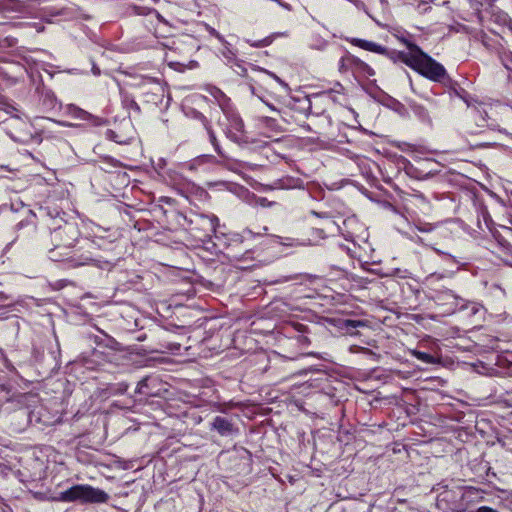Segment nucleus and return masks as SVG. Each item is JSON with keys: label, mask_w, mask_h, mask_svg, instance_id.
Here are the masks:
<instances>
[{"label": "nucleus", "mask_w": 512, "mask_h": 512, "mask_svg": "<svg viewBox=\"0 0 512 512\" xmlns=\"http://www.w3.org/2000/svg\"><path fill=\"white\" fill-rule=\"evenodd\" d=\"M154 381V379L150 377L143 378L138 382L136 392L139 394H143L145 396H151L153 393L149 391L150 384Z\"/></svg>", "instance_id": "13"}, {"label": "nucleus", "mask_w": 512, "mask_h": 512, "mask_svg": "<svg viewBox=\"0 0 512 512\" xmlns=\"http://www.w3.org/2000/svg\"><path fill=\"white\" fill-rule=\"evenodd\" d=\"M354 3H355L357 6H359V5H363V3H362L360 0H356V1H354Z\"/></svg>", "instance_id": "37"}, {"label": "nucleus", "mask_w": 512, "mask_h": 512, "mask_svg": "<svg viewBox=\"0 0 512 512\" xmlns=\"http://www.w3.org/2000/svg\"><path fill=\"white\" fill-rule=\"evenodd\" d=\"M213 407L218 412L227 413L228 410H230L231 408L235 407V404L232 403V402H229V403H214Z\"/></svg>", "instance_id": "18"}, {"label": "nucleus", "mask_w": 512, "mask_h": 512, "mask_svg": "<svg viewBox=\"0 0 512 512\" xmlns=\"http://www.w3.org/2000/svg\"><path fill=\"white\" fill-rule=\"evenodd\" d=\"M413 355L420 361L424 362V363H427V364H432V363H435V358L434 356H432L431 354L429 353H426V352H422V351H414L413 352Z\"/></svg>", "instance_id": "16"}, {"label": "nucleus", "mask_w": 512, "mask_h": 512, "mask_svg": "<svg viewBox=\"0 0 512 512\" xmlns=\"http://www.w3.org/2000/svg\"><path fill=\"white\" fill-rule=\"evenodd\" d=\"M66 113L73 119L87 121L93 126H101L104 124V120L102 118L94 116L74 104H69L66 106Z\"/></svg>", "instance_id": "8"}, {"label": "nucleus", "mask_w": 512, "mask_h": 512, "mask_svg": "<svg viewBox=\"0 0 512 512\" xmlns=\"http://www.w3.org/2000/svg\"><path fill=\"white\" fill-rule=\"evenodd\" d=\"M437 303L445 302L449 307L446 309L447 313H453L457 310L461 297H458L451 290L437 291L435 295Z\"/></svg>", "instance_id": "9"}, {"label": "nucleus", "mask_w": 512, "mask_h": 512, "mask_svg": "<svg viewBox=\"0 0 512 512\" xmlns=\"http://www.w3.org/2000/svg\"><path fill=\"white\" fill-rule=\"evenodd\" d=\"M109 498V495L104 490L88 484L74 485L59 495V500L63 502L79 501L83 504L107 503Z\"/></svg>", "instance_id": "4"}, {"label": "nucleus", "mask_w": 512, "mask_h": 512, "mask_svg": "<svg viewBox=\"0 0 512 512\" xmlns=\"http://www.w3.org/2000/svg\"><path fill=\"white\" fill-rule=\"evenodd\" d=\"M23 127L27 128L28 125L19 117H13L6 123L5 131L16 143H42V137L39 133L32 134L31 132H26Z\"/></svg>", "instance_id": "6"}, {"label": "nucleus", "mask_w": 512, "mask_h": 512, "mask_svg": "<svg viewBox=\"0 0 512 512\" xmlns=\"http://www.w3.org/2000/svg\"><path fill=\"white\" fill-rule=\"evenodd\" d=\"M338 276H344L345 275V272L343 270H338Z\"/></svg>", "instance_id": "35"}, {"label": "nucleus", "mask_w": 512, "mask_h": 512, "mask_svg": "<svg viewBox=\"0 0 512 512\" xmlns=\"http://www.w3.org/2000/svg\"><path fill=\"white\" fill-rule=\"evenodd\" d=\"M175 44H176V43H175V41H173V42H172V46H169V47H170V49H174V45H175Z\"/></svg>", "instance_id": "41"}, {"label": "nucleus", "mask_w": 512, "mask_h": 512, "mask_svg": "<svg viewBox=\"0 0 512 512\" xmlns=\"http://www.w3.org/2000/svg\"><path fill=\"white\" fill-rule=\"evenodd\" d=\"M214 97L216 98L226 120L225 123L220 119L218 121L219 125L224 127L226 136L235 143H247L244 122L235 110L231 100L221 90H217Z\"/></svg>", "instance_id": "3"}, {"label": "nucleus", "mask_w": 512, "mask_h": 512, "mask_svg": "<svg viewBox=\"0 0 512 512\" xmlns=\"http://www.w3.org/2000/svg\"><path fill=\"white\" fill-rule=\"evenodd\" d=\"M283 188H302L303 187V181L299 178H287L285 180H282Z\"/></svg>", "instance_id": "15"}, {"label": "nucleus", "mask_w": 512, "mask_h": 512, "mask_svg": "<svg viewBox=\"0 0 512 512\" xmlns=\"http://www.w3.org/2000/svg\"><path fill=\"white\" fill-rule=\"evenodd\" d=\"M404 44L408 48V52H393L395 59L400 60L407 66L418 72L423 77L442 83L449 79L445 67L426 54L418 45L406 39Z\"/></svg>", "instance_id": "2"}, {"label": "nucleus", "mask_w": 512, "mask_h": 512, "mask_svg": "<svg viewBox=\"0 0 512 512\" xmlns=\"http://www.w3.org/2000/svg\"><path fill=\"white\" fill-rule=\"evenodd\" d=\"M473 512H499L496 509L489 506H480Z\"/></svg>", "instance_id": "24"}, {"label": "nucleus", "mask_w": 512, "mask_h": 512, "mask_svg": "<svg viewBox=\"0 0 512 512\" xmlns=\"http://www.w3.org/2000/svg\"><path fill=\"white\" fill-rule=\"evenodd\" d=\"M179 63L178 62H170V66H175V65H178Z\"/></svg>", "instance_id": "40"}, {"label": "nucleus", "mask_w": 512, "mask_h": 512, "mask_svg": "<svg viewBox=\"0 0 512 512\" xmlns=\"http://www.w3.org/2000/svg\"><path fill=\"white\" fill-rule=\"evenodd\" d=\"M5 299H7V296L3 292H0V301Z\"/></svg>", "instance_id": "33"}, {"label": "nucleus", "mask_w": 512, "mask_h": 512, "mask_svg": "<svg viewBox=\"0 0 512 512\" xmlns=\"http://www.w3.org/2000/svg\"><path fill=\"white\" fill-rule=\"evenodd\" d=\"M435 251H436L439 255L447 256V257L451 258V259L454 261V258H453L450 254L445 253V252H443V251H441V250H439V249H435Z\"/></svg>", "instance_id": "29"}, {"label": "nucleus", "mask_w": 512, "mask_h": 512, "mask_svg": "<svg viewBox=\"0 0 512 512\" xmlns=\"http://www.w3.org/2000/svg\"><path fill=\"white\" fill-rule=\"evenodd\" d=\"M404 2L407 5H417V8L420 10V12H425L430 8L423 0H404Z\"/></svg>", "instance_id": "17"}, {"label": "nucleus", "mask_w": 512, "mask_h": 512, "mask_svg": "<svg viewBox=\"0 0 512 512\" xmlns=\"http://www.w3.org/2000/svg\"><path fill=\"white\" fill-rule=\"evenodd\" d=\"M199 118L201 119V121L204 124L205 129L207 130V133L209 136V141L213 145L216 153L223 159H229V157L225 154V152L222 150L221 146L219 145L216 135H215L214 131L212 130L211 125H210L209 121L207 120V118L202 114L199 115Z\"/></svg>", "instance_id": "11"}, {"label": "nucleus", "mask_w": 512, "mask_h": 512, "mask_svg": "<svg viewBox=\"0 0 512 512\" xmlns=\"http://www.w3.org/2000/svg\"><path fill=\"white\" fill-rule=\"evenodd\" d=\"M218 224L219 219L214 214H199L190 220L189 231L196 241L206 243L215 234Z\"/></svg>", "instance_id": "5"}, {"label": "nucleus", "mask_w": 512, "mask_h": 512, "mask_svg": "<svg viewBox=\"0 0 512 512\" xmlns=\"http://www.w3.org/2000/svg\"><path fill=\"white\" fill-rule=\"evenodd\" d=\"M259 204L262 205V206H270L271 202H269L266 198H260L259 199Z\"/></svg>", "instance_id": "26"}, {"label": "nucleus", "mask_w": 512, "mask_h": 512, "mask_svg": "<svg viewBox=\"0 0 512 512\" xmlns=\"http://www.w3.org/2000/svg\"><path fill=\"white\" fill-rule=\"evenodd\" d=\"M305 355L306 356H313V357H316V358H320L319 353H316V352H309V353H306Z\"/></svg>", "instance_id": "30"}, {"label": "nucleus", "mask_w": 512, "mask_h": 512, "mask_svg": "<svg viewBox=\"0 0 512 512\" xmlns=\"http://www.w3.org/2000/svg\"><path fill=\"white\" fill-rule=\"evenodd\" d=\"M297 341L301 346H306L310 344V339L304 335L298 336Z\"/></svg>", "instance_id": "23"}, {"label": "nucleus", "mask_w": 512, "mask_h": 512, "mask_svg": "<svg viewBox=\"0 0 512 512\" xmlns=\"http://www.w3.org/2000/svg\"><path fill=\"white\" fill-rule=\"evenodd\" d=\"M210 33L215 36L217 39H219L220 41H223V37L215 30V29H212L210 31Z\"/></svg>", "instance_id": "27"}, {"label": "nucleus", "mask_w": 512, "mask_h": 512, "mask_svg": "<svg viewBox=\"0 0 512 512\" xmlns=\"http://www.w3.org/2000/svg\"><path fill=\"white\" fill-rule=\"evenodd\" d=\"M1 24H4V15H3L2 11H0V25Z\"/></svg>", "instance_id": "32"}, {"label": "nucleus", "mask_w": 512, "mask_h": 512, "mask_svg": "<svg viewBox=\"0 0 512 512\" xmlns=\"http://www.w3.org/2000/svg\"><path fill=\"white\" fill-rule=\"evenodd\" d=\"M354 44L364 50H367V51H370V52H375V53H379V54H385V53H388L387 52V49L375 42H372V41H367V40H363V39H355L354 40Z\"/></svg>", "instance_id": "12"}, {"label": "nucleus", "mask_w": 512, "mask_h": 512, "mask_svg": "<svg viewBox=\"0 0 512 512\" xmlns=\"http://www.w3.org/2000/svg\"><path fill=\"white\" fill-rule=\"evenodd\" d=\"M262 101L269 107L270 110L279 113V110L273 104H270L264 100H262Z\"/></svg>", "instance_id": "28"}, {"label": "nucleus", "mask_w": 512, "mask_h": 512, "mask_svg": "<svg viewBox=\"0 0 512 512\" xmlns=\"http://www.w3.org/2000/svg\"><path fill=\"white\" fill-rule=\"evenodd\" d=\"M78 235V229L71 223H64L63 226L55 228L52 232V239L58 244L49 251V258L53 261L64 262L67 268L93 264L95 260L91 255L78 253V250L73 251L72 254L68 252Z\"/></svg>", "instance_id": "1"}, {"label": "nucleus", "mask_w": 512, "mask_h": 512, "mask_svg": "<svg viewBox=\"0 0 512 512\" xmlns=\"http://www.w3.org/2000/svg\"><path fill=\"white\" fill-rule=\"evenodd\" d=\"M4 315H5L4 308L0 307V318H5Z\"/></svg>", "instance_id": "31"}, {"label": "nucleus", "mask_w": 512, "mask_h": 512, "mask_svg": "<svg viewBox=\"0 0 512 512\" xmlns=\"http://www.w3.org/2000/svg\"><path fill=\"white\" fill-rule=\"evenodd\" d=\"M111 139H113L115 142H118V143L121 142L120 140L116 139V137H114V136H111Z\"/></svg>", "instance_id": "39"}, {"label": "nucleus", "mask_w": 512, "mask_h": 512, "mask_svg": "<svg viewBox=\"0 0 512 512\" xmlns=\"http://www.w3.org/2000/svg\"><path fill=\"white\" fill-rule=\"evenodd\" d=\"M460 311H467V315L471 317L483 318L484 315V307L479 302L474 301H466L461 298L459 301V305L457 307Z\"/></svg>", "instance_id": "10"}, {"label": "nucleus", "mask_w": 512, "mask_h": 512, "mask_svg": "<svg viewBox=\"0 0 512 512\" xmlns=\"http://www.w3.org/2000/svg\"><path fill=\"white\" fill-rule=\"evenodd\" d=\"M17 44V39L11 36L0 39V48H10Z\"/></svg>", "instance_id": "19"}, {"label": "nucleus", "mask_w": 512, "mask_h": 512, "mask_svg": "<svg viewBox=\"0 0 512 512\" xmlns=\"http://www.w3.org/2000/svg\"><path fill=\"white\" fill-rule=\"evenodd\" d=\"M58 14L67 15L66 9H62Z\"/></svg>", "instance_id": "38"}, {"label": "nucleus", "mask_w": 512, "mask_h": 512, "mask_svg": "<svg viewBox=\"0 0 512 512\" xmlns=\"http://www.w3.org/2000/svg\"><path fill=\"white\" fill-rule=\"evenodd\" d=\"M93 72H94L95 75H99V73H100L98 68H94Z\"/></svg>", "instance_id": "36"}, {"label": "nucleus", "mask_w": 512, "mask_h": 512, "mask_svg": "<svg viewBox=\"0 0 512 512\" xmlns=\"http://www.w3.org/2000/svg\"><path fill=\"white\" fill-rule=\"evenodd\" d=\"M360 326H364V323L360 320H351V319H348L345 321V327L346 328H356V327H360Z\"/></svg>", "instance_id": "22"}, {"label": "nucleus", "mask_w": 512, "mask_h": 512, "mask_svg": "<svg viewBox=\"0 0 512 512\" xmlns=\"http://www.w3.org/2000/svg\"><path fill=\"white\" fill-rule=\"evenodd\" d=\"M35 218H36V215L35 213L28 209L27 210V216L24 220H21L18 224H17V228L18 229H21L23 228L24 226H28V225H32V226H35Z\"/></svg>", "instance_id": "14"}, {"label": "nucleus", "mask_w": 512, "mask_h": 512, "mask_svg": "<svg viewBox=\"0 0 512 512\" xmlns=\"http://www.w3.org/2000/svg\"><path fill=\"white\" fill-rule=\"evenodd\" d=\"M210 429L216 431L222 437H231L239 433V429L235 423L231 419L223 416L213 418Z\"/></svg>", "instance_id": "7"}, {"label": "nucleus", "mask_w": 512, "mask_h": 512, "mask_svg": "<svg viewBox=\"0 0 512 512\" xmlns=\"http://www.w3.org/2000/svg\"><path fill=\"white\" fill-rule=\"evenodd\" d=\"M381 3H383V4L386 3V0H381Z\"/></svg>", "instance_id": "42"}, {"label": "nucleus", "mask_w": 512, "mask_h": 512, "mask_svg": "<svg viewBox=\"0 0 512 512\" xmlns=\"http://www.w3.org/2000/svg\"><path fill=\"white\" fill-rule=\"evenodd\" d=\"M271 43H272V38L266 37L264 39H261V40L255 41V42H251L250 45L252 47H256V48H262V47L269 46Z\"/></svg>", "instance_id": "20"}, {"label": "nucleus", "mask_w": 512, "mask_h": 512, "mask_svg": "<svg viewBox=\"0 0 512 512\" xmlns=\"http://www.w3.org/2000/svg\"><path fill=\"white\" fill-rule=\"evenodd\" d=\"M271 76H273L279 83L281 84H284L280 79L279 77H277L276 75L272 74V73H269Z\"/></svg>", "instance_id": "34"}, {"label": "nucleus", "mask_w": 512, "mask_h": 512, "mask_svg": "<svg viewBox=\"0 0 512 512\" xmlns=\"http://www.w3.org/2000/svg\"><path fill=\"white\" fill-rule=\"evenodd\" d=\"M260 121H261V124L265 127L272 128V129H275L277 127V123H276L275 119H273L272 117L265 116V117H262L260 119Z\"/></svg>", "instance_id": "21"}, {"label": "nucleus", "mask_w": 512, "mask_h": 512, "mask_svg": "<svg viewBox=\"0 0 512 512\" xmlns=\"http://www.w3.org/2000/svg\"><path fill=\"white\" fill-rule=\"evenodd\" d=\"M362 68H363V71L368 75V76H372L375 74L374 70L369 67L367 64H362Z\"/></svg>", "instance_id": "25"}]
</instances>
